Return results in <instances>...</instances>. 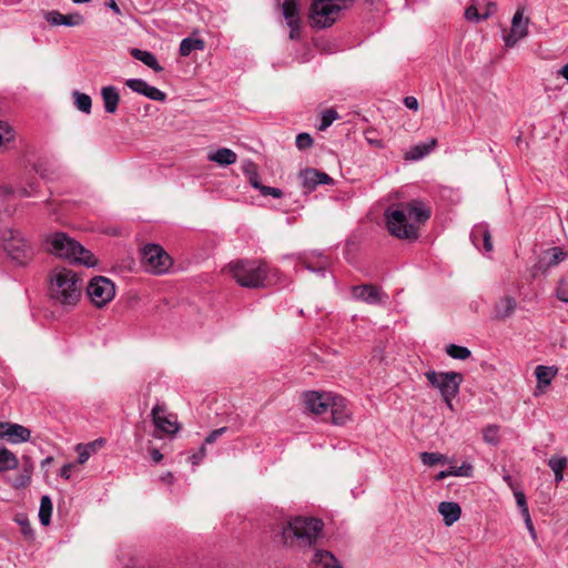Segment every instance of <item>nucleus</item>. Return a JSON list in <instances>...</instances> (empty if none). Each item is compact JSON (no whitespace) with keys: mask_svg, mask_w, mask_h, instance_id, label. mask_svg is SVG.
Wrapping results in <instances>:
<instances>
[{"mask_svg":"<svg viewBox=\"0 0 568 568\" xmlns=\"http://www.w3.org/2000/svg\"><path fill=\"white\" fill-rule=\"evenodd\" d=\"M143 95L153 101L162 102V101H165V99H166V94L163 91H161L160 89L152 87L150 84Z\"/></svg>","mask_w":568,"mask_h":568,"instance_id":"nucleus-46","label":"nucleus"},{"mask_svg":"<svg viewBox=\"0 0 568 568\" xmlns=\"http://www.w3.org/2000/svg\"><path fill=\"white\" fill-rule=\"evenodd\" d=\"M71 468H72V465L71 464H67L64 465L61 470H60V476L65 478V479H69L71 477Z\"/></svg>","mask_w":568,"mask_h":568,"instance_id":"nucleus-61","label":"nucleus"},{"mask_svg":"<svg viewBox=\"0 0 568 568\" xmlns=\"http://www.w3.org/2000/svg\"><path fill=\"white\" fill-rule=\"evenodd\" d=\"M12 138L11 128L6 122H0V145Z\"/></svg>","mask_w":568,"mask_h":568,"instance_id":"nucleus-50","label":"nucleus"},{"mask_svg":"<svg viewBox=\"0 0 568 568\" xmlns=\"http://www.w3.org/2000/svg\"><path fill=\"white\" fill-rule=\"evenodd\" d=\"M260 193L263 195V196H273L275 199H280L283 196V191L281 189H277V187H272V186H265L263 185L261 189H260Z\"/></svg>","mask_w":568,"mask_h":568,"instance_id":"nucleus-49","label":"nucleus"},{"mask_svg":"<svg viewBox=\"0 0 568 568\" xmlns=\"http://www.w3.org/2000/svg\"><path fill=\"white\" fill-rule=\"evenodd\" d=\"M436 139H432L429 142L418 143L413 145L406 153L405 159L408 161H418L428 155L436 146Z\"/></svg>","mask_w":568,"mask_h":568,"instance_id":"nucleus-25","label":"nucleus"},{"mask_svg":"<svg viewBox=\"0 0 568 568\" xmlns=\"http://www.w3.org/2000/svg\"><path fill=\"white\" fill-rule=\"evenodd\" d=\"M556 295L559 301L568 304V294L561 286L557 288Z\"/></svg>","mask_w":568,"mask_h":568,"instance_id":"nucleus-60","label":"nucleus"},{"mask_svg":"<svg viewBox=\"0 0 568 568\" xmlns=\"http://www.w3.org/2000/svg\"><path fill=\"white\" fill-rule=\"evenodd\" d=\"M354 0H313L310 9V22L313 27L324 29L333 26L339 12L348 8Z\"/></svg>","mask_w":568,"mask_h":568,"instance_id":"nucleus-6","label":"nucleus"},{"mask_svg":"<svg viewBox=\"0 0 568 568\" xmlns=\"http://www.w3.org/2000/svg\"><path fill=\"white\" fill-rule=\"evenodd\" d=\"M235 282L246 288H263L267 285L271 268L262 260H236L226 266Z\"/></svg>","mask_w":568,"mask_h":568,"instance_id":"nucleus-4","label":"nucleus"},{"mask_svg":"<svg viewBox=\"0 0 568 568\" xmlns=\"http://www.w3.org/2000/svg\"><path fill=\"white\" fill-rule=\"evenodd\" d=\"M282 7L283 16L287 23L300 20L297 0H284Z\"/></svg>","mask_w":568,"mask_h":568,"instance_id":"nucleus-34","label":"nucleus"},{"mask_svg":"<svg viewBox=\"0 0 568 568\" xmlns=\"http://www.w3.org/2000/svg\"><path fill=\"white\" fill-rule=\"evenodd\" d=\"M332 393L310 390L303 395L305 407L313 414L320 415L326 413L332 399Z\"/></svg>","mask_w":568,"mask_h":568,"instance_id":"nucleus-15","label":"nucleus"},{"mask_svg":"<svg viewBox=\"0 0 568 568\" xmlns=\"http://www.w3.org/2000/svg\"><path fill=\"white\" fill-rule=\"evenodd\" d=\"M528 18L524 20V9L518 8L511 20L510 33L505 38L507 47H514L520 39L528 34Z\"/></svg>","mask_w":568,"mask_h":568,"instance_id":"nucleus-16","label":"nucleus"},{"mask_svg":"<svg viewBox=\"0 0 568 568\" xmlns=\"http://www.w3.org/2000/svg\"><path fill=\"white\" fill-rule=\"evenodd\" d=\"M314 143L313 138L308 133H298L295 140L298 150L310 149Z\"/></svg>","mask_w":568,"mask_h":568,"instance_id":"nucleus-44","label":"nucleus"},{"mask_svg":"<svg viewBox=\"0 0 568 568\" xmlns=\"http://www.w3.org/2000/svg\"><path fill=\"white\" fill-rule=\"evenodd\" d=\"M130 54L134 59L141 61L146 67L152 69L154 72H161L163 70V68L159 63L156 57L152 52H150V51H145V50L133 48V49H131Z\"/></svg>","mask_w":568,"mask_h":568,"instance_id":"nucleus-26","label":"nucleus"},{"mask_svg":"<svg viewBox=\"0 0 568 568\" xmlns=\"http://www.w3.org/2000/svg\"><path fill=\"white\" fill-rule=\"evenodd\" d=\"M497 11V6L494 2H486V6L484 7V11L481 12V18H489Z\"/></svg>","mask_w":568,"mask_h":568,"instance_id":"nucleus-56","label":"nucleus"},{"mask_svg":"<svg viewBox=\"0 0 568 568\" xmlns=\"http://www.w3.org/2000/svg\"><path fill=\"white\" fill-rule=\"evenodd\" d=\"M31 483V476L24 474V473H20L16 478H13L12 480H10V485L14 488V489H20V488H24L27 487L29 484Z\"/></svg>","mask_w":568,"mask_h":568,"instance_id":"nucleus-47","label":"nucleus"},{"mask_svg":"<svg viewBox=\"0 0 568 568\" xmlns=\"http://www.w3.org/2000/svg\"><path fill=\"white\" fill-rule=\"evenodd\" d=\"M14 520L20 526L22 535L28 539H32L34 536V531L30 525L28 517L23 514H18Z\"/></svg>","mask_w":568,"mask_h":568,"instance_id":"nucleus-39","label":"nucleus"},{"mask_svg":"<svg viewBox=\"0 0 568 568\" xmlns=\"http://www.w3.org/2000/svg\"><path fill=\"white\" fill-rule=\"evenodd\" d=\"M72 95L74 98L77 109L85 114H90L92 108L91 97L79 91H74Z\"/></svg>","mask_w":568,"mask_h":568,"instance_id":"nucleus-35","label":"nucleus"},{"mask_svg":"<svg viewBox=\"0 0 568 568\" xmlns=\"http://www.w3.org/2000/svg\"><path fill=\"white\" fill-rule=\"evenodd\" d=\"M404 104L406 108H408L410 110H417V108H418V101L414 97H406L404 99Z\"/></svg>","mask_w":568,"mask_h":568,"instance_id":"nucleus-59","label":"nucleus"},{"mask_svg":"<svg viewBox=\"0 0 568 568\" xmlns=\"http://www.w3.org/2000/svg\"><path fill=\"white\" fill-rule=\"evenodd\" d=\"M143 268L151 274H165L172 266L171 256L159 244H146L141 252Z\"/></svg>","mask_w":568,"mask_h":568,"instance_id":"nucleus-8","label":"nucleus"},{"mask_svg":"<svg viewBox=\"0 0 568 568\" xmlns=\"http://www.w3.org/2000/svg\"><path fill=\"white\" fill-rule=\"evenodd\" d=\"M108 8H110L115 14H121V9L115 2V0H108L105 3Z\"/></svg>","mask_w":568,"mask_h":568,"instance_id":"nucleus-63","label":"nucleus"},{"mask_svg":"<svg viewBox=\"0 0 568 568\" xmlns=\"http://www.w3.org/2000/svg\"><path fill=\"white\" fill-rule=\"evenodd\" d=\"M33 468L34 466L32 459L28 456H23L21 471L32 477Z\"/></svg>","mask_w":568,"mask_h":568,"instance_id":"nucleus-54","label":"nucleus"},{"mask_svg":"<svg viewBox=\"0 0 568 568\" xmlns=\"http://www.w3.org/2000/svg\"><path fill=\"white\" fill-rule=\"evenodd\" d=\"M438 511L443 516L446 526L455 524L462 515L460 506L454 501H442L438 505Z\"/></svg>","mask_w":568,"mask_h":568,"instance_id":"nucleus-23","label":"nucleus"},{"mask_svg":"<svg viewBox=\"0 0 568 568\" xmlns=\"http://www.w3.org/2000/svg\"><path fill=\"white\" fill-rule=\"evenodd\" d=\"M523 517H524V520H525V525H526L527 529L529 530L532 539H536L537 536H536V531H535V528H534V525H532V521H531L529 513L523 515Z\"/></svg>","mask_w":568,"mask_h":568,"instance_id":"nucleus-57","label":"nucleus"},{"mask_svg":"<svg viewBox=\"0 0 568 568\" xmlns=\"http://www.w3.org/2000/svg\"><path fill=\"white\" fill-rule=\"evenodd\" d=\"M514 496H515L516 503L520 509L521 515L529 513L525 494L523 491L518 490V491L514 493Z\"/></svg>","mask_w":568,"mask_h":568,"instance_id":"nucleus-48","label":"nucleus"},{"mask_svg":"<svg viewBox=\"0 0 568 568\" xmlns=\"http://www.w3.org/2000/svg\"><path fill=\"white\" fill-rule=\"evenodd\" d=\"M328 410L332 415V422L336 425H343L348 419L345 399L338 395H332Z\"/></svg>","mask_w":568,"mask_h":568,"instance_id":"nucleus-22","label":"nucleus"},{"mask_svg":"<svg viewBox=\"0 0 568 568\" xmlns=\"http://www.w3.org/2000/svg\"><path fill=\"white\" fill-rule=\"evenodd\" d=\"M420 459L426 466H435L437 464H445L447 458L445 455L439 453H427L424 452L420 454Z\"/></svg>","mask_w":568,"mask_h":568,"instance_id":"nucleus-38","label":"nucleus"},{"mask_svg":"<svg viewBox=\"0 0 568 568\" xmlns=\"http://www.w3.org/2000/svg\"><path fill=\"white\" fill-rule=\"evenodd\" d=\"M474 467L469 463H463L459 467L452 466L450 474L455 477H471Z\"/></svg>","mask_w":568,"mask_h":568,"instance_id":"nucleus-41","label":"nucleus"},{"mask_svg":"<svg viewBox=\"0 0 568 568\" xmlns=\"http://www.w3.org/2000/svg\"><path fill=\"white\" fill-rule=\"evenodd\" d=\"M227 430V427H221L217 429L212 430L205 438L204 444H213L220 436L225 434Z\"/></svg>","mask_w":568,"mask_h":568,"instance_id":"nucleus-52","label":"nucleus"},{"mask_svg":"<svg viewBox=\"0 0 568 568\" xmlns=\"http://www.w3.org/2000/svg\"><path fill=\"white\" fill-rule=\"evenodd\" d=\"M353 296L371 305L383 304L388 296L379 287L373 284L355 285L352 287Z\"/></svg>","mask_w":568,"mask_h":568,"instance_id":"nucleus-13","label":"nucleus"},{"mask_svg":"<svg viewBox=\"0 0 568 568\" xmlns=\"http://www.w3.org/2000/svg\"><path fill=\"white\" fill-rule=\"evenodd\" d=\"M310 568H343L338 559L328 550L315 548Z\"/></svg>","mask_w":568,"mask_h":568,"instance_id":"nucleus-20","label":"nucleus"},{"mask_svg":"<svg viewBox=\"0 0 568 568\" xmlns=\"http://www.w3.org/2000/svg\"><path fill=\"white\" fill-rule=\"evenodd\" d=\"M287 26L290 27V39L292 40H296L300 38V31H301V28H300V20H297L296 22H290L287 23Z\"/></svg>","mask_w":568,"mask_h":568,"instance_id":"nucleus-55","label":"nucleus"},{"mask_svg":"<svg viewBox=\"0 0 568 568\" xmlns=\"http://www.w3.org/2000/svg\"><path fill=\"white\" fill-rule=\"evenodd\" d=\"M52 508L51 498L48 495L42 496L40 500L39 520L43 526L50 524Z\"/></svg>","mask_w":568,"mask_h":568,"instance_id":"nucleus-33","label":"nucleus"},{"mask_svg":"<svg viewBox=\"0 0 568 568\" xmlns=\"http://www.w3.org/2000/svg\"><path fill=\"white\" fill-rule=\"evenodd\" d=\"M485 0H473L471 4L465 10V18L469 21L479 22L480 20H485L481 18V12H479L478 4L484 3Z\"/></svg>","mask_w":568,"mask_h":568,"instance_id":"nucleus-37","label":"nucleus"},{"mask_svg":"<svg viewBox=\"0 0 568 568\" xmlns=\"http://www.w3.org/2000/svg\"><path fill=\"white\" fill-rule=\"evenodd\" d=\"M298 180L305 194L313 192L318 185H329L334 180L325 172L313 168L301 170Z\"/></svg>","mask_w":568,"mask_h":568,"instance_id":"nucleus-11","label":"nucleus"},{"mask_svg":"<svg viewBox=\"0 0 568 568\" xmlns=\"http://www.w3.org/2000/svg\"><path fill=\"white\" fill-rule=\"evenodd\" d=\"M338 116L337 112L333 109L325 110L322 113L321 124L318 126L320 130H326Z\"/></svg>","mask_w":568,"mask_h":568,"instance_id":"nucleus-43","label":"nucleus"},{"mask_svg":"<svg viewBox=\"0 0 568 568\" xmlns=\"http://www.w3.org/2000/svg\"><path fill=\"white\" fill-rule=\"evenodd\" d=\"M499 427L496 425H489L484 429L483 438L487 444L497 445L499 443Z\"/></svg>","mask_w":568,"mask_h":568,"instance_id":"nucleus-40","label":"nucleus"},{"mask_svg":"<svg viewBox=\"0 0 568 568\" xmlns=\"http://www.w3.org/2000/svg\"><path fill=\"white\" fill-rule=\"evenodd\" d=\"M125 85L133 92H136L142 95L144 94L145 90L149 87L146 81H144L143 79H129L125 81Z\"/></svg>","mask_w":568,"mask_h":568,"instance_id":"nucleus-42","label":"nucleus"},{"mask_svg":"<svg viewBox=\"0 0 568 568\" xmlns=\"http://www.w3.org/2000/svg\"><path fill=\"white\" fill-rule=\"evenodd\" d=\"M87 294L97 307H103L113 300L115 285L104 276H95L89 282Z\"/></svg>","mask_w":568,"mask_h":568,"instance_id":"nucleus-10","label":"nucleus"},{"mask_svg":"<svg viewBox=\"0 0 568 568\" xmlns=\"http://www.w3.org/2000/svg\"><path fill=\"white\" fill-rule=\"evenodd\" d=\"M3 250L18 265H27L32 258V248L21 232L4 230L2 232Z\"/></svg>","mask_w":568,"mask_h":568,"instance_id":"nucleus-7","label":"nucleus"},{"mask_svg":"<svg viewBox=\"0 0 568 568\" xmlns=\"http://www.w3.org/2000/svg\"><path fill=\"white\" fill-rule=\"evenodd\" d=\"M548 466L551 468L554 474L562 473L567 466L566 457H551L548 460Z\"/></svg>","mask_w":568,"mask_h":568,"instance_id":"nucleus-45","label":"nucleus"},{"mask_svg":"<svg viewBox=\"0 0 568 568\" xmlns=\"http://www.w3.org/2000/svg\"><path fill=\"white\" fill-rule=\"evenodd\" d=\"M324 524L314 517L296 516L282 526L280 536L284 546L290 548L315 547Z\"/></svg>","mask_w":568,"mask_h":568,"instance_id":"nucleus-2","label":"nucleus"},{"mask_svg":"<svg viewBox=\"0 0 568 568\" xmlns=\"http://www.w3.org/2000/svg\"><path fill=\"white\" fill-rule=\"evenodd\" d=\"M89 449H92V448L87 446L83 449L79 450V456H78L79 464H84L89 459V457H90Z\"/></svg>","mask_w":568,"mask_h":568,"instance_id":"nucleus-58","label":"nucleus"},{"mask_svg":"<svg viewBox=\"0 0 568 568\" xmlns=\"http://www.w3.org/2000/svg\"><path fill=\"white\" fill-rule=\"evenodd\" d=\"M49 250L52 254L88 267L94 266V255L63 232H57L48 239Z\"/></svg>","mask_w":568,"mask_h":568,"instance_id":"nucleus-5","label":"nucleus"},{"mask_svg":"<svg viewBox=\"0 0 568 568\" xmlns=\"http://www.w3.org/2000/svg\"><path fill=\"white\" fill-rule=\"evenodd\" d=\"M470 240L473 244L485 253H490L494 250L491 233L487 223L476 224L470 232Z\"/></svg>","mask_w":568,"mask_h":568,"instance_id":"nucleus-17","label":"nucleus"},{"mask_svg":"<svg viewBox=\"0 0 568 568\" xmlns=\"http://www.w3.org/2000/svg\"><path fill=\"white\" fill-rule=\"evenodd\" d=\"M205 445L206 444H203L200 447V449L190 457V460H191V463L193 465H195V466L199 465L204 459V457L206 456Z\"/></svg>","mask_w":568,"mask_h":568,"instance_id":"nucleus-53","label":"nucleus"},{"mask_svg":"<svg viewBox=\"0 0 568 568\" xmlns=\"http://www.w3.org/2000/svg\"><path fill=\"white\" fill-rule=\"evenodd\" d=\"M430 215V207L420 200L399 203L385 211L389 233L407 241L418 239V224L428 221Z\"/></svg>","mask_w":568,"mask_h":568,"instance_id":"nucleus-1","label":"nucleus"},{"mask_svg":"<svg viewBox=\"0 0 568 568\" xmlns=\"http://www.w3.org/2000/svg\"><path fill=\"white\" fill-rule=\"evenodd\" d=\"M50 298L54 304L74 306L81 296L78 275L65 267H57L50 274Z\"/></svg>","mask_w":568,"mask_h":568,"instance_id":"nucleus-3","label":"nucleus"},{"mask_svg":"<svg viewBox=\"0 0 568 568\" xmlns=\"http://www.w3.org/2000/svg\"><path fill=\"white\" fill-rule=\"evenodd\" d=\"M302 263L305 268L321 276L325 275V272L329 265L328 257L324 256L321 252H312V254L305 257Z\"/></svg>","mask_w":568,"mask_h":568,"instance_id":"nucleus-21","label":"nucleus"},{"mask_svg":"<svg viewBox=\"0 0 568 568\" xmlns=\"http://www.w3.org/2000/svg\"><path fill=\"white\" fill-rule=\"evenodd\" d=\"M559 73L567 80L568 82V64L564 65Z\"/></svg>","mask_w":568,"mask_h":568,"instance_id":"nucleus-64","label":"nucleus"},{"mask_svg":"<svg viewBox=\"0 0 568 568\" xmlns=\"http://www.w3.org/2000/svg\"><path fill=\"white\" fill-rule=\"evenodd\" d=\"M558 368L555 366L538 365L535 375L539 385L548 386L556 376Z\"/></svg>","mask_w":568,"mask_h":568,"instance_id":"nucleus-31","label":"nucleus"},{"mask_svg":"<svg viewBox=\"0 0 568 568\" xmlns=\"http://www.w3.org/2000/svg\"><path fill=\"white\" fill-rule=\"evenodd\" d=\"M566 256L567 253L564 252L562 248L554 246L542 253L538 264L535 267L542 272H547L549 268L557 266L561 261L566 258Z\"/></svg>","mask_w":568,"mask_h":568,"instance_id":"nucleus-19","label":"nucleus"},{"mask_svg":"<svg viewBox=\"0 0 568 568\" xmlns=\"http://www.w3.org/2000/svg\"><path fill=\"white\" fill-rule=\"evenodd\" d=\"M207 159L222 166L231 165L236 162L237 155L234 151L227 148H221L215 152H210Z\"/></svg>","mask_w":568,"mask_h":568,"instance_id":"nucleus-27","label":"nucleus"},{"mask_svg":"<svg viewBox=\"0 0 568 568\" xmlns=\"http://www.w3.org/2000/svg\"><path fill=\"white\" fill-rule=\"evenodd\" d=\"M150 454H151V458H152V460H153L154 463H156V464H158V463H160V462L163 459V455H162V454L160 453V450H159V449H156V448H152V449H151V452H150Z\"/></svg>","mask_w":568,"mask_h":568,"instance_id":"nucleus-62","label":"nucleus"},{"mask_svg":"<svg viewBox=\"0 0 568 568\" xmlns=\"http://www.w3.org/2000/svg\"><path fill=\"white\" fill-rule=\"evenodd\" d=\"M151 416L155 428L165 434H175L179 429L176 419L173 415L166 414V407L163 404H155L151 410Z\"/></svg>","mask_w":568,"mask_h":568,"instance_id":"nucleus-12","label":"nucleus"},{"mask_svg":"<svg viewBox=\"0 0 568 568\" xmlns=\"http://www.w3.org/2000/svg\"><path fill=\"white\" fill-rule=\"evenodd\" d=\"M44 19L52 26L78 27L84 22L82 14L75 12L70 14H62L59 11L52 10L44 14Z\"/></svg>","mask_w":568,"mask_h":568,"instance_id":"nucleus-18","label":"nucleus"},{"mask_svg":"<svg viewBox=\"0 0 568 568\" xmlns=\"http://www.w3.org/2000/svg\"><path fill=\"white\" fill-rule=\"evenodd\" d=\"M365 139L367 141L368 144L375 146V148H383V141L381 139H377L376 136H374L375 134V131L374 130H367L365 131Z\"/></svg>","mask_w":568,"mask_h":568,"instance_id":"nucleus-51","label":"nucleus"},{"mask_svg":"<svg viewBox=\"0 0 568 568\" xmlns=\"http://www.w3.org/2000/svg\"><path fill=\"white\" fill-rule=\"evenodd\" d=\"M242 171H243L244 175L246 176L251 186L254 187L255 190L260 191V189L263 185L260 182V175L257 172L256 164L252 161H246L243 163Z\"/></svg>","mask_w":568,"mask_h":568,"instance_id":"nucleus-32","label":"nucleus"},{"mask_svg":"<svg viewBox=\"0 0 568 568\" xmlns=\"http://www.w3.org/2000/svg\"><path fill=\"white\" fill-rule=\"evenodd\" d=\"M425 377L434 388L438 389L442 397H456L464 381L462 373L434 369L427 371Z\"/></svg>","mask_w":568,"mask_h":568,"instance_id":"nucleus-9","label":"nucleus"},{"mask_svg":"<svg viewBox=\"0 0 568 568\" xmlns=\"http://www.w3.org/2000/svg\"><path fill=\"white\" fill-rule=\"evenodd\" d=\"M29 428L14 423L0 422V439H7L11 444H21L30 439Z\"/></svg>","mask_w":568,"mask_h":568,"instance_id":"nucleus-14","label":"nucleus"},{"mask_svg":"<svg viewBox=\"0 0 568 568\" xmlns=\"http://www.w3.org/2000/svg\"><path fill=\"white\" fill-rule=\"evenodd\" d=\"M18 457L4 446H0V473L18 468Z\"/></svg>","mask_w":568,"mask_h":568,"instance_id":"nucleus-29","label":"nucleus"},{"mask_svg":"<svg viewBox=\"0 0 568 568\" xmlns=\"http://www.w3.org/2000/svg\"><path fill=\"white\" fill-rule=\"evenodd\" d=\"M446 353L450 357H453L455 359H462V361L467 359L471 355V352L467 347L459 346V345H456V344L447 345Z\"/></svg>","mask_w":568,"mask_h":568,"instance_id":"nucleus-36","label":"nucleus"},{"mask_svg":"<svg viewBox=\"0 0 568 568\" xmlns=\"http://www.w3.org/2000/svg\"><path fill=\"white\" fill-rule=\"evenodd\" d=\"M205 42L199 38H184L179 48V53L181 57H189L195 50H204Z\"/></svg>","mask_w":568,"mask_h":568,"instance_id":"nucleus-30","label":"nucleus"},{"mask_svg":"<svg viewBox=\"0 0 568 568\" xmlns=\"http://www.w3.org/2000/svg\"><path fill=\"white\" fill-rule=\"evenodd\" d=\"M517 303L514 297L506 296L495 306V320L503 321L509 317L516 310Z\"/></svg>","mask_w":568,"mask_h":568,"instance_id":"nucleus-28","label":"nucleus"},{"mask_svg":"<svg viewBox=\"0 0 568 568\" xmlns=\"http://www.w3.org/2000/svg\"><path fill=\"white\" fill-rule=\"evenodd\" d=\"M103 106L106 113L113 114L118 110L120 94L113 85H106L101 89Z\"/></svg>","mask_w":568,"mask_h":568,"instance_id":"nucleus-24","label":"nucleus"}]
</instances>
